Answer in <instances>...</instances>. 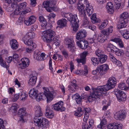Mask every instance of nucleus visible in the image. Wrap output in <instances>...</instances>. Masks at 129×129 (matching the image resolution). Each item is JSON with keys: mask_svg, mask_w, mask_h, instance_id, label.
<instances>
[{"mask_svg": "<svg viewBox=\"0 0 129 129\" xmlns=\"http://www.w3.org/2000/svg\"><path fill=\"white\" fill-rule=\"evenodd\" d=\"M116 83V79L114 77L110 78L106 85L98 86L93 89V92L88 98V100L90 102L95 100L101 96V92H106L113 88L115 86Z\"/></svg>", "mask_w": 129, "mask_h": 129, "instance_id": "1", "label": "nucleus"}, {"mask_svg": "<svg viewBox=\"0 0 129 129\" xmlns=\"http://www.w3.org/2000/svg\"><path fill=\"white\" fill-rule=\"evenodd\" d=\"M35 116L34 118V122L36 123V125L42 127L46 128L49 126V122L47 119L42 117V113L40 107L36 106L35 108Z\"/></svg>", "mask_w": 129, "mask_h": 129, "instance_id": "2", "label": "nucleus"}, {"mask_svg": "<svg viewBox=\"0 0 129 129\" xmlns=\"http://www.w3.org/2000/svg\"><path fill=\"white\" fill-rule=\"evenodd\" d=\"M62 16L63 17L67 18L70 21V25L73 28L74 31H76L78 30L79 27L78 23L79 21L76 14L73 15L70 13H63L62 14Z\"/></svg>", "mask_w": 129, "mask_h": 129, "instance_id": "3", "label": "nucleus"}, {"mask_svg": "<svg viewBox=\"0 0 129 129\" xmlns=\"http://www.w3.org/2000/svg\"><path fill=\"white\" fill-rule=\"evenodd\" d=\"M44 93H41L37 94L35 98L37 101L39 102L41 100H43L45 98H46L48 102L52 100L53 99V94L49 91V89L47 87L43 88Z\"/></svg>", "mask_w": 129, "mask_h": 129, "instance_id": "4", "label": "nucleus"}, {"mask_svg": "<svg viewBox=\"0 0 129 129\" xmlns=\"http://www.w3.org/2000/svg\"><path fill=\"white\" fill-rule=\"evenodd\" d=\"M52 27V26H50V28L48 29H44V30H47L42 32V34L44 36L43 39L44 42L47 43H51L53 42V38L55 34L54 31L49 29Z\"/></svg>", "mask_w": 129, "mask_h": 129, "instance_id": "5", "label": "nucleus"}, {"mask_svg": "<svg viewBox=\"0 0 129 129\" xmlns=\"http://www.w3.org/2000/svg\"><path fill=\"white\" fill-rule=\"evenodd\" d=\"M88 2L87 0H79L77 5V8L79 12L80 15H85V7H88Z\"/></svg>", "mask_w": 129, "mask_h": 129, "instance_id": "6", "label": "nucleus"}, {"mask_svg": "<svg viewBox=\"0 0 129 129\" xmlns=\"http://www.w3.org/2000/svg\"><path fill=\"white\" fill-rule=\"evenodd\" d=\"M114 93L116 95L118 100L120 102L124 101L126 100V95L124 91L118 89H115Z\"/></svg>", "mask_w": 129, "mask_h": 129, "instance_id": "7", "label": "nucleus"}, {"mask_svg": "<svg viewBox=\"0 0 129 129\" xmlns=\"http://www.w3.org/2000/svg\"><path fill=\"white\" fill-rule=\"evenodd\" d=\"M18 7L21 10V12H22L23 14L28 13L31 11V9L29 8H27V3L26 2H24L19 4Z\"/></svg>", "mask_w": 129, "mask_h": 129, "instance_id": "8", "label": "nucleus"}, {"mask_svg": "<svg viewBox=\"0 0 129 129\" xmlns=\"http://www.w3.org/2000/svg\"><path fill=\"white\" fill-rule=\"evenodd\" d=\"M54 2L53 0L49 2V1H46L44 2L43 3V6L44 8H46L47 11L49 12H51L53 9L52 5H51V4L53 5L55 4V3H53Z\"/></svg>", "mask_w": 129, "mask_h": 129, "instance_id": "9", "label": "nucleus"}, {"mask_svg": "<svg viewBox=\"0 0 129 129\" xmlns=\"http://www.w3.org/2000/svg\"><path fill=\"white\" fill-rule=\"evenodd\" d=\"M39 21L41 22V29L44 30V29H48L50 27V26H52L50 24H47V21L44 17L42 16H40L39 18Z\"/></svg>", "mask_w": 129, "mask_h": 129, "instance_id": "10", "label": "nucleus"}, {"mask_svg": "<svg viewBox=\"0 0 129 129\" xmlns=\"http://www.w3.org/2000/svg\"><path fill=\"white\" fill-rule=\"evenodd\" d=\"M63 102L62 101L56 103L52 106V108H53L54 110L57 111L62 112L65 110V108L63 107Z\"/></svg>", "mask_w": 129, "mask_h": 129, "instance_id": "11", "label": "nucleus"}, {"mask_svg": "<svg viewBox=\"0 0 129 129\" xmlns=\"http://www.w3.org/2000/svg\"><path fill=\"white\" fill-rule=\"evenodd\" d=\"M126 114L125 112L123 110H120L115 113L114 117L117 120H122L125 118Z\"/></svg>", "mask_w": 129, "mask_h": 129, "instance_id": "12", "label": "nucleus"}, {"mask_svg": "<svg viewBox=\"0 0 129 129\" xmlns=\"http://www.w3.org/2000/svg\"><path fill=\"white\" fill-rule=\"evenodd\" d=\"M76 42L77 45L82 49H85L88 46V42L84 39L79 41H76Z\"/></svg>", "mask_w": 129, "mask_h": 129, "instance_id": "13", "label": "nucleus"}, {"mask_svg": "<svg viewBox=\"0 0 129 129\" xmlns=\"http://www.w3.org/2000/svg\"><path fill=\"white\" fill-rule=\"evenodd\" d=\"M108 65H101L96 68L101 75L105 74L109 69Z\"/></svg>", "mask_w": 129, "mask_h": 129, "instance_id": "14", "label": "nucleus"}, {"mask_svg": "<svg viewBox=\"0 0 129 129\" xmlns=\"http://www.w3.org/2000/svg\"><path fill=\"white\" fill-rule=\"evenodd\" d=\"M87 35V32L84 29H81L78 31L76 35V38L79 41L84 38Z\"/></svg>", "mask_w": 129, "mask_h": 129, "instance_id": "15", "label": "nucleus"}, {"mask_svg": "<svg viewBox=\"0 0 129 129\" xmlns=\"http://www.w3.org/2000/svg\"><path fill=\"white\" fill-rule=\"evenodd\" d=\"M18 114L20 115V117L19 120L20 121H21L22 122H25V120L23 118V116H25L26 114V112L25 108H23L20 109L18 110Z\"/></svg>", "mask_w": 129, "mask_h": 129, "instance_id": "16", "label": "nucleus"}, {"mask_svg": "<svg viewBox=\"0 0 129 129\" xmlns=\"http://www.w3.org/2000/svg\"><path fill=\"white\" fill-rule=\"evenodd\" d=\"M81 17L83 18V20L82 21V25L84 27H87L89 25H90L91 22L90 21L89 19L86 17V12H85V15H80Z\"/></svg>", "mask_w": 129, "mask_h": 129, "instance_id": "17", "label": "nucleus"}, {"mask_svg": "<svg viewBox=\"0 0 129 129\" xmlns=\"http://www.w3.org/2000/svg\"><path fill=\"white\" fill-rule=\"evenodd\" d=\"M23 40L25 44L28 46L37 47L36 44L33 42L32 39L23 38Z\"/></svg>", "mask_w": 129, "mask_h": 129, "instance_id": "18", "label": "nucleus"}, {"mask_svg": "<svg viewBox=\"0 0 129 129\" xmlns=\"http://www.w3.org/2000/svg\"><path fill=\"white\" fill-rule=\"evenodd\" d=\"M87 54V52H84L80 55V58L77 60L78 63H81L83 64L85 63L86 57Z\"/></svg>", "mask_w": 129, "mask_h": 129, "instance_id": "19", "label": "nucleus"}, {"mask_svg": "<svg viewBox=\"0 0 129 129\" xmlns=\"http://www.w3.org/2000/svg\"><path fill=\"white\" fill-rule=\"evenodd\" d=\"M113 31V27L112 26H110L108 29H104L101 31V32L103 35L104 36H106V37L107 38L109 34L112 33Z\"/></svg>", "mask_w": 129, "mask_h": 129, "instance_id": "20", "label": "nucleus"}, {"mask_svg": "<svg viewBox=\"0 0 129 129\" xmlns=\"http://www.w3.org/2000/svg\"><path fill=\"white\" fill-rule=\"evenodd\" d=\"M36 20V18L34 16H31L28 20L24 21V23L27 25L29 26L34 23Z\"/></svg>", "mask_w": 129, "mask_h": 129, "instance_id": "21", "label": "nucleus"}, {"mask_svg": "<svg viewBox=\"0 0 129 129\" xmlns=\"http://www.w3.org/2000/svg\"><path fill=\"white\" fill-rule=\"evenodd\" d=\"M118 31L121 34L123 37L125 39L129 38V31L126 29L118 30Z\"/></svg>", "mask_w": 129, "mask_h": 129, "instance_id": "22", "label": "nucleus"}, {"mask_svg": "<svg viewBox=\"0 0 129 129\" xmlns=\"http://www.w3.org/2000/svg\"><path fill=\"white\" fill-rule=\"evenodd\" d=\"M11 48L13 49L16 50L18 47V44L17 41L15 39H12L10 42Z\"/></svg>", "mask_w": 129, "mask_h": 129, "instance_id": "23", "label": "nucleus"}, {"mask_svg": "<svg viewBox=\"0 0 129 129\" xmlns=\"http://www.w3.org/2000/svg\"><path fill=\"white\" fill-rule=\"evenodd\" d=\"M67 20L65 19H62L58 21L57 24L60 28H63L67 25Z\"/></svg>", "mask_w": 129, "mask_h": 129, "instance_id": "24", "label": "nucleus"}, {"mask_svg": "<svg viewBox=\"0 0 129 129\" xmlns=\"http://www.w3.org/2000/svg\"><path fill=\"white\" fill-rule=\"evenodd\" d=\"M128 22H126L125 21L119 19V21L117 27L119 30L123 28H124L126 26V24Z\"/></svg>", "mask_w": 129, "mask_h": 129, "instance_id": "25", "label": "nucleus"}, {"mask_svg": "<svg viewBox=\"0 0 129 129\" xmlns=\"http://www.w3.org/2000/svg\"><path fill=\"white\" fill-rule=\"evenodd\" d=\"M45 115L47 116V118H51L53 117L54 114L53 111L52 110H50L49 106H47L46 109Z\"/></svg>", "mask_w": 129, "mask_h": 129, "instance_id": "26", "label": "nucleus"}, {"mask_svg": "<svg viewBox=\"0 0 129 129\" xmlns=\"http://www.w3.org/2000/svg\"><path fill=\"white\" fill-rule=\"evenodd\" d=\"M106 8L108 13L110 14L113 13V5L112 3H108L107 4Z\"/></svg>", "mask_w": 129, "mask_h": 129, "instance_id": "27", "label": "nucleus"}, {"mask_svg": "<svg viewBox=\"0 0 129 129\" xmlns=\"http://www.w3.org/2000/svg\"><path fill=\"white\" fill-rule=\"evenodd\" d=\"M104 35L102 34H100L98 35L97 38V40L98 42L100 43H103L108 39V37L107 38L106 37V36L105 37L104 36Z\"/></svg>", "mask_w": 129, "mask_h": 129, "instance_id": "28", "label": "nucleus"}, {"mask_svg": "<svg viewBox=\"0 0 129 129\" xmlns=\"http://www.w3.org/2000/svg\"><path fill=\"white\" fill-rule=\"evenodd\" d=\"M38 93V90L34 89L30 90L29 92V96L32 99L35 98Z\"/></svg>", "mask_w": 129, "mask_h": 129, "instance_id": "29", "label": "nucleus"}, {"mask_svg": "<svg viewBox=\"0 0 129 129\" xmlns=\"http://www.w3.org/2000/svg\"><path fill=\"white\" fill-rule=\"evenodd\" d=\"M116 48L117 47L110 43L108 44L107 46V51L109 52H111L113 53L114 52Z\"/></svg>", "mask_w": 129, "mask_h": 129, "instance_id": "30", "label": "nucleus"}, {"mask_svg": "<svg viewBox=\"0 0 129 129\" xmlns=\"http://www.w3.org/2000/svg\"><path fill=\"white\" fill-rule=\"evenodd\" d=\"M35 34L34 32H30L27 33L23 38L32 39L35 37Z\"/></svg>", "mask_w": 129, "mask_h": 129, "instance_id": "31", "label": "nucleus"}, {"mask_svg": "<svg viewBox=\"0 0 129 129\" xmlns=\"http://www.w3.org/2000/svg\"><path fill=\"white\" fill-rule=\"evenodd\" d=\"M72 99L73 98H75L76 102L78 104H80L81 103L82 99L78 94L76 93L73 95L72 96Z\"/></svg>", "mask_w": 129, "mask_h": 129, "instance_id": "32", "label": "nucleus"}, {"mask_svg": "<svg viewBox=\"0 0 129 129\" xmlns=\"http://www.w3.org/2000/svg\"><path fill=\"white\" fill-rule=\"evenodd\" d=\"M84 70L80 71L79 70H77V72H76V74H79V73H81V74H82L84 76H86L88 74V71L87 69V67L86 65L84 66Z\"/></svg>", "mask_w": 129, "mask_h": 129, "instance_id": "33", "label": "nucleus"}, {"mask_svg": "<svg viewBox=\"0 0 129 129\" xmlns=\"http://www.w3.org/2000/svg\"><path fill=\"white\" fill-rule=\"evenodd\" d=\"M83 114V111L82 108L80 107H78L77 110L76 111L74 115L78 117L81 116Z\"/></svg>", "mask_w": 129, "mask_h": 129, "instance_id": "34", "label": "nucleus"}, {"mask_svg": "<svg viewBox=\"0 0 129 129\" xmlns=\"http://www.w3.org/2000/svg\"><path fill=\"white\" fill-rule=\"evenodd\" d=\"M113 41L117 43L121 48H123L124 45L121 39L119 38H115Z\"/></svg>", "mask_w": 129, "mask_h": 129, "instance_id": "35", "label": "nucleus"}, {"mask_svg": "<svg viewBox=\"0 0 129 129\" xmlns=\"http://www.w3.org/2000/svg\"><path fill=\"white\" fill-rule=\"evenodd\" d=\"M37 78V77L35 76L31 78L28 82L29 85L31 86L34 85L36 83Z\"/></svg>", "mask_w": 129, "mask_h": 129, "instance_id": "36", "label": "nucleus"}, {"mask_svg": "<svg viewBox=\"0 0 129 129\" xmlns=\"http://www.w3.org/2000/svg\"><path fill=\"white\" fill-rule=\"evenodd\" d=\"M20 99L23 101H25L27 98L28 95L24 92L21 90L19 92Z\"/></svg>", "mask_w": 129, "mask_h": 129, "instance_id": "37", "label": "nucleus"}, {"mask_svg": "<svg viewBox=\"0 0 129 129\" xmlns=\"http://www.w3.org/2000/svg\"><path fill=\"white\" fill-rule=\"evenodd\" d=\"M85 9V10H86L87 14L89 16H90L93 12V7L89 5L88 7H86V8Z\"/></svg>", "mask_w": 129, "mask_h": 129, "instance_id": "38", "label": "nucleus"}, {"mask_svg": "<svg viewBox=\"0 0 129 129\" xmlns=\"http://www.w3.org/2000/svg\"><path fill=\"white\" fill-rule=\"evenodd\" d=\"M118 88L122 90H129V86L127 87L124 83H121L119 84Z\"/></svg>", "mask_w": 129, "mask_h": 129, "instance_id": "39", "label": "nucleus"}, {"mask_svg": "<svg viewBox=\"0 0 129 129\" xmlns=\"http://www.w3.org/2000/svg\"><path fill=\"white\" fill-rule=\"evenodd\" d=\"M114 53L116 55L119 56H122L124 54L123 50L119 49L117 48L114 51Z\"/></svg>", "mask_w": 129, "mask_h": 129, "instance_id": "40", "label": "nucleus"}, {"mask_svg": "<svg viewBox=\"0 0 129 129\" xmlns=\"http://www.w3.org/2000/svg\"><path fill=\"white\" fill-rule=\"evenodd\" d=\"M107 59V56L105 55H102L99 58V64L103 63Z\"/></svg>", "mask_w": 129, "mask_h": 129, "instance_id": "41", "label": "nucleus"}, {"mask_svg": "<svg viewBox=\"0 0 129 129\" xmlns=\"http://www.w3.org/2000/svg\"><path fill=\"white\" fill-rule=\"evenodd\" d=\"M122 0H114V6L116 9H119L121 6L120 4Z\"/></svg>", "mask_w": 129, "mask_h": 129, "instance_id": "42", "label": "nucleus"}, {"mask_svg": "<svg viewBox=\"0 0 129 129\" xmlns=\"http://www.w3.org/2000/svg\"><path fill=\"white\" fill-rule=\"evenodd\" d=\"M108 23V21L107 20H105L102 22L99 26V29L101 30L105 28Z\"/></svg>", "mask_w": 129, "mask_h": 129, "instance_id": "43", "label": "nucleus"}, {"mask_svg": "<svg viewBox=\"0 0 129 129\" xmlns=\"http://www.w3.org/2000/svg\"><path fill=\"white\" fill-rule=\"evenodd\" d=\"M106 121L105 119H103L101 122L100 124L97 126L100 128H103L104 127V125L106 124Z\"/></svg>", "mask_w": 129, "mask_h": 129, "instance_id": "44", "label": "nucleus"}, {"mask_svg": "<svg viewBox=\"0 0 129 129\" xmlns=\"http://www.w3.org/2000/svg\"><path fill=\"white\" fill-rule=\"evenodd\" d=\"M22 64H29L30 62L29 59L27 58L24 57L21 59Z\"/></svg>", "mask_w": 129, "mask_h": 129, "instance_id": "45", "label": "nucleus"}, {"mask_svg": "<svg viewBox=\"0 0 129 129\" xmlns=\"http://www.w3.org/2000/svg\"><path fill=\"white\" fill-rule=\"evenodd\" d=\"M67 46L69 51L72 52H74L75 49L74 43L69 45Z\"/></svg>", "mask_w": 129, "mask_h": 129, "instance_id": "46", "label": "nucleus"}, {"mask_svg": "<svg viewBox=\"0 0 129 129\" xmlns=\"http://www.w3.org/2000/svg\"><path fill=\"white\" fill-rule=\"evenodd\" d=\"M20 96L19 92L15 94L12 98V101L13 102L16 101L19 98Z\"/></svg>", "mask_w": 129, "mask_h": 129, "instance_id": "47", "label": "nucleus"}, {"mask_svg": "<svg viewBox=\"0 0 129 129\" xmlns=\"http://www.w3.org/2000/svg\"><path fill=\"white\" fill-rule=\"evenodd\" d=\"M73 43H74V42L73 40L70 38L66 39L64 42L65 44L67 46Z\"/></svg>", "mask_w": 129, "mask_h": 129, "instance_id": "48", "label": "nucleus"}, {"mask_svg": "<svg viewBox=\"0 0 129 129\" xmlns=\"http://www.w3.org/2000/svg\"><path fill=\"white\" fill-rule=\"evenodd\" d=\"M91 60L93 64H95L99 63L98 58V59L97 58H95L94 57H92L91 58Z\"/></svg>", "mask_w": 129, "mask_h": 129, "instance_id": "49", "label": "nucleus"}, {"mask_svg": "<svg viewBox=\"0 0 129 129\" xmlns=\"http://www.w3.org/2000/svg\"><path fill=\"white\" fill-rule=\"evenodd\" d=\"M29 47H27L25 51L27 53H30L33 51L36 47H34L28 46Z\"/></svg>", "mask_w": 129, "mask_h": 129, "instance_id": "50", "label": "nucleus"}, {"mask_svg": "<svg viewBox=\"0 0 129 129\" xmlns=\"http://www.w3.org/2000/svg\"><path fill=\"white\" fill-rule=\"evenodd\" d=\"M114 129H121L122 126V124H118L117 123H114Z\"/></svg>", "mask_w": 129, "mask_h": 129, "instance_id": "51", "label": "nucleus"}, {"mask_svg": "<svg viewBox=\"0 0 129 129\" xmlns=\"http://www.w3.org/2000/svg\"><path fill=\"white\" fill-rule=\"evenodd\" d=\"M13 60L12 59V56H9L5 58V63H6L7 62L8 64L10 63Z\"/></svg>", "mask_w": 129, "mask_h": 129, "instance_id": "52", "label": "nucleus"}, {"mask_svg": "<svg viewBox=\"0 0 129 129\" xmlns=\"http://www.w3.org/2000/svg\"><path fill=\"white\" fill-rule=\"evenodd\" d=\"M89 126L87 123L85 122H84L82 125V129H91V128H89Z\"/></svg>", "mask_w": 129, "mask_h": 129, "instance_id": "53", "label": "nucleus"}, {"mask_svg": "<svg viewBox=\"0 0 129 129\" xmlns=\"http://www.w3.org/2000/svg\"><path fill=\"white\" fill-rule=\"evenodd\" d=\"M62 53L65 58H67L69 57L68 52L65 50L62 51Z\"/></svg>", "mask_w": 129, "mask_h": 129, "instance_id": "54", "label": "nucleus"}, {"mask_svg": "<svg viewBox=\"0 0 129 129\" xmlns=\"http://www.w3.org/2000/svg\"><path fill=\"white\" fill-rule=\"evenodd\" d=\"M17 104H16L13 103L10 108L11 109L13 110L14 112H15L17 111Z\"/></svg>", "mask_w": 129, "mask_h": 129, "instance_id": "55", "label": "nucleus"}, {"mask_svg": "<svg viewBox=\"0 0 129 129\" xmlns=\"http://www.w3.org/2000/svg\"><path fill=\"white\" fill-rule=\"evenodd\" d=\"M95 54L97 56L100 57L104 55L102 54V51L99 49H98L95 51Z\"/></svg>", "mask_w": 129, "mask_h": 129, "instance_id": "56", "label": "nucleus"}, {"mask_svg": "<svg viewBox=\"0 0 129 129\" xmlns=\"http://www.w3.org/2000/svg\"><path fill=\"white\" fill-rule=\"evenodd\" d=\"M68 90H69L70 92L72 93H73L75 92L76 90V88H74L72 87L71 85H70L68 86Z\"/></svg>", "mask_w": 129, "mask_h": 129, "instance_id": "57", "label": "nucleus"}, {"mask_svg": "<svg viewBox=\"0 0 129 129\" xmlns=\"http://www.w3.org/2000/svg\"><path fill=\"white\" fill-rule=\"evenodd\" d=\"M91 22L93 23H94L98 21H96V18L95 15H93L92 16Z\"/></svg>", "mask_w": 129, "mask_h": 129, "instance_id": "58", "label": "nucleus"}, {"mask_svg": "<svg viewBox=\"0 0 129 129\" xmlns=\"http://www.w3.org/2000/svg\"><path fill=\"white\" fill-rule=\"evenodd\" d=\"M54 36H54V37L53 38V41L54 43H56V42L57 43H59V38L55 36V37H54Z\"/></svg>", "mask_w": 129, "mask_h": 129, "instance_id": "59", "label": "nucleus"}, {"mask_svg": "<svg viewBox=\"0 0 129 129\" xmlns=\"http://www.w3.org/2000/svg\"><path fill=\"white\" fill-rule=\"evenodd\" d=\"M5 60H4L3 58L2 55H0V64H6Z\"/></svg>", "mask_w": 129, "mask_h": 129, "instance_id": "60", "label": "nucleus"}, {"mask_svg": "<svg viewBox=\"0 0 129 129\" xmlns=\"http://www.w3.org/2000/svg\"><path fill=\"white\" fill-rule=\"evenodd\" d=\"M4 122L3 120L0 118V129H5L4 128Z\"/></svg>", "mask_w": 129, "mask_h": 129, "instance_id": "61", "label": "nucleus"}, {"mask_svg": "<svg viewBox=\"0 0 129 129\" xmlns=\"http://www.w3.org/2000/svg\"><path fill=\"white\" fill-rule=\"evenodd\" d=\"M89 115V113H85L84 114V117L83 118V120L84 121H86L88 120V118Z\"/></svg>", "mask_w": 129, "mask_h": 129, "instance_id": "62", "label": "nucleus"}, {"mask_svg": "<svg viewBox=\"0 0 129 129\" xmlns=\"http://www.w3.org/2000/svg\"><path fill=\"white\" fill-rule=\"evenodd\" d=\"M20 12H21V10H20V9L18 7L17 8L15 9L14 11V14L15 15H18L19 14Z\"/></svg>", "mask_w": 129, "mask_h": 129, "instance_id": "63", "label": "nucleus"}, {"mask_svg": "<svg viewBox=\"0 0 129 129\" xmlns=\"http://www.w3.org/2000/svg\"><path fill=\"white\" fill-rule=\"evenodd\" d=\"M87 27L93 31L95 30L96 28V27L95 26L93 25H91V24L88 26Z\"/></svg>", "mask_w": 129, "mask_h": 129, "instance_id": "64", "label": "nucleus"}]
</instances>
